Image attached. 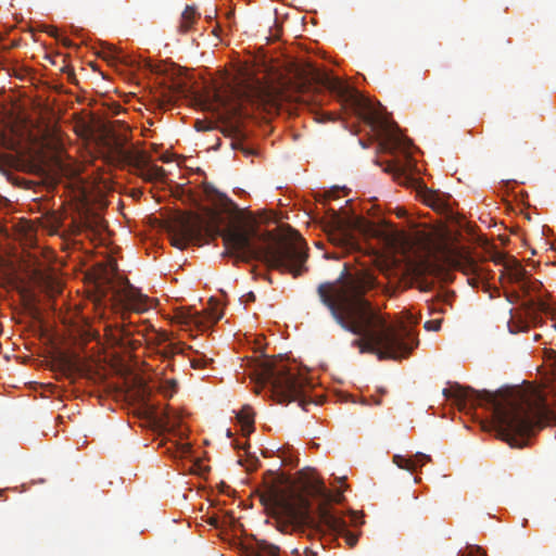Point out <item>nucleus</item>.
<instances>
[{
    "instance_id": "f257e3e1",
    "label": "nucleus",
    "mask_w": 556,
    "mask_h": 556,
    "mask_svg": "<svg viewBox=\"0 0 556 556\" xmlns=\"http://www.w3.org/2000/svg\"><path fill=\"white\" fill-rule=\"evenodd\" d=\"M172 244L180 250L191 241L214 240L222 237L224 255L235 263L252 260L265 263L269 268L299 277L307 271V247L298 232L289 237L270 231L261 232L253 218H237L226 224L225 217L215 210L204 214H187L175 218L169 226Z\"/></svg>"
},
{
    "instance_id": "f03ea898",
    "label": "nucleus",
    "mask_w": 556,
    "mask_h": 556,
    "mask_svg": "<svg viewBox=\"0 0 556 556\" xmlns=\"http://www.w3.org/2000/svg\"><path fill=\"white\" fill-rule=\"evenodd\" d=\"M379 287L368 270H344L334 282L318 285L317 294L342 329L361 337L352 342L361 353L376 354L379 359L407 357L417 346V339L405 326L388 324L365 298Z\"/></svg>"
},
{
    "instance_id": "7ed1b4c3",
    "label": "nucleus",
    "mask_w": 556,
    "mask_h": 556,
    "mask_svg": "<svg viewBox=\"0 0 556 556\" xmlns=\"http://www.w3.org/2000/svg\"><path fill=\"white\" fill-rule=\"evenodd\" d=\"M342 500V491L333 493L317 478H307L301 490L294 485H271L261 495L280 532L311 538L329 531L341 536L352 548L358 542V534L351 532L346 521L330 507V503H341Z\"/></svg>"
},
{
    "instance_id": "20e7f679",
    "label": "nucleus",
    "mask_w": 556,
    "mask_h": 556,
    "mask_svg": "<svg viewBox=\"0 0 556 556\" xmlns=\"http://www.w3.org/2000/svg\"><path fill=\"white\" fill-rule=\"evenodd\" d=\"M446 399L459 405L485 406L492 410V424L496 438L511 447H522L528 439L545 424H556V412L549 408L544 396L535 390L506 387L495 392L475 390L454 384L443 390Z\"/></svg>"
},
{
    "instance_id": "39448f33",
    "label": "nucleus",
    "mask_w": 556,
    "mask_h": 556,
    "mask_svg": "<svg viewBox=\"0 0 556 556\" xmlns=\"http://www.w3.org/2000/svg\"><path fill=\"white\" fill-rule=\"evenodd\" d=\"M300 88V101L303 102H317L315 99L316 93L324 89L330 91L340 101L351 104L359 112L364 122L381 139L383 149L391 154H395L394 160H406L407 164L410 163V160H414L410 155L413 142L402 134L397 124L389 121L379 111L370 108L356 90L339 78L331 77L326 72L309 66L301 74Z\"/></svg>"
},
{
    "instance_id": "423d86ee",
    "label": "nucleus",
    "mask_w": 556,
    "mask_h": 556,
    "mask_svg": "<svg viewBox=\"0 0 556 556\" xmlns=\"http://www.w3.org/2000/svg\"><path fill=\"white\" fill-rule=\"evenodd\" d=\"M257 383L270 386V394L279 404L298 402L306 409L305 388L308 379L296 365L282 359H265L257 370Z\"/></svg>"
},
{
    "instance_id": "0eeeda50",
    "label": "nucleus",
    "mask_w": 556,
    "mask_h": 556,
    "mask_svg": "<svg viewBox=\"0 0 556 556\" xmlns=\"http://www.w3.org/2000/svg\"><path fill=\"white\" fill-rule=\"evenodd\" d=\"M151 330L154 332V338L151 339V342L156 345L166 344L169 341V334L165 331H156L150 325L135 326L131 323L128 325L123 324L115 327L114 332H111L112 339L114 342L121 346L128 344L126 342L128 338H130L135 332L146 337L148 331Z\"/></svg>"
},
{
    "instance_id": "6e6552de",
    "label": "nucleus",
    "mask_w": 556,
    "mask_h": 556,
    "mask_svg": "<svg viewBox=\"0 0 556 556\" xmlns=\"http://www.w3.org/2000/svg\"><path fill=\"white\" fill-rule=\"evenodd\" d=\"M114 296L117 298L127 311L143 313L152 307V300L142 294L139 289L131 286L128 281L126 285L115 291Z\"/></svg>"
},
{
    "instance_id": "1a4fd4ad",
    "label": "nucleus",
    "mask_w": 556,
    "mask_h": 556,
    "mask_svg": "<svg viewBox=\"0 0 556 556\" xmlns=\"http://www.w3.org/2000/svg\"><path fill=\"white\" fill-rule=\"evenodd\" d=\"M268 97L266 88L257 83L255 86H247L242 90V96H240V104L238 106L231 108L233 114H241V110L243 109V102H249L251 104H261Z\"/></svg>"
},
{
    "instance_id": "9d476101",
    "label": "nucleus",
    "mask_w": 556,
    "mask_h": 556,
    "mask_svg": "<svg viewBox=\"0 0 556 556\" xmlns=\"http://www.w3.org/2000/svg\"><path fill=\"white\" fill-rule=\"evenodd\" d=\"M55 370L67 378L81 372V361L77 355L62 353L55 359Z\"/></svg>"
},
{
    "instance_id": "9b49d317",
    "label": "nucleus",
    "mask_w": 556,
    "mask_h": 556,
    "mask_svg": "<svg viewBox=\"0 0 556 556\" xmlns=\"http://www.w3.org/2000/svg\"><path fill=\"white\" fill-rule=\"evenodd\" d=\"M122 156L128 165L132 166L137 170V173L151 160V156L146 151L138 150L136 148H129L122 151Z\"/></svg>"
},
{
    "instance_id": "f8f14e48",
    "label": "nucleus",
    "mask_w": 556,
    "mask_h": 556,
    "mask_svg": "<svg viewBox=\"0 0 556 556\" xmlns=\"http://www.w3.org/2000/svg\"><path fill=\"white\" fill-rule=\"evenodd\" d=\"M393 460L397 467L409 471H415L417 467H420L425 465V463L429 462L430 456L422 453H417L413 457L408 458L401 455H395Z\"/></svg>"
},
{
    "instance_id": "ddd939ff",
    "label": "nucleus",
    "mask_w": 556,
    "mask_h": 556,
    "mask_svg": "<svg viewBox=\"0 0 556 556\" xmlns=\"http://www.w3.org/2000/svg\"><path fill=\"white\" fill-rule=\"evenodd\" d=\"M508 276L509 279L516 283H518L520 287L523 285V282L528 279L530 276L528 271L521 266V264L517 260H513L507 265Z\"/></svg>"
},
{
    "instance_id": "4468645a",
    "label": "nucleus",
    "mask_w": 556,
    "mask_h": 556,
    "mask_svg": "<svg viewBox=\"0 0 556 556\" xmlns=\"http://www.w3.org/2000/svg\"><path fill=\"white\" fill-rule=\"evenodd\" d=\"M141 178L147 181L163 180L165 177V169L163 167L152 165L150 162L137 173Z\"/></svg>"
},
{
    "instance_id": "2eb2a0df",
    "label": "nucleus",
    "mask_w": 556,
    "mask_h": 556,
    "mask_svg": "<svg viewBox=\"0 0 556 556\" xmlns=\"http://www.w3.org/2000/svg\"><path fill=\"white\" fill-rule=\"evenodd\" d=\"M198 14L192 7H187L181 13L180 22L178 25V31L180 34H187L193 24L197 22Z\"/></svg>"
},
{
    "instance_id": "dca6fc26",
    "label": "nucleus",
    "mask_w": 556,
    "mask_h": 556,
    "mask_svg": "<svg viewBox=\"0 0 556 556\" xmlns=\"http://www.w3.org/2000/svg\"><path fill=\"white\" fill-rule=\"evenodd\" d=\"M424 202L431 206L434 210H443L445 207V203L440 197V194L432 190H425L422 193Z\"/></svg>"
},
{
    "instance_id": "f3484780",
    "label": "nucleus",
    "mask_w": 556,
    "mask_h": 556,
    "mask_svg": "<svg viewBox=\"0 0 556 556\" xmlns=\"http://www.w3.org/2000/svg\"><path fill=\"white\" fill-rule=\"evenodd\" d=\"M330 240L334 244L341 245L345 249H353L355 247L352 236H350L346 230L340 231L339 233H331Z\"/></svg>"
},
{
    "instance_id": "a211bd4d",
    "label": "nucleus",
    "mask_w": 556,
    "mask_h": 556,
    "mask_svg": "<svg viewBox=\"0 0 556 556\" xmlns=\"http://www.w3.org/2000/svg\"><path fill=\"white\" fill-rule=\"evenodd\" d=\"M238 419L242 424L243 428L248 431H252V426L254 424V413L251 407L244 406L239 413H238Z\"/></svg>"
},
{
    "instance_id": "6ab92c4d",
    "label": "nucleus",
    "mask_w": 556,
    "mask_h": 556,
    "mask_svg": "<svg viewBox=\"0 0 556 556\" xmlns=\"http://www.w3.org/2000/svg\"><path fill=\"white\" fill-rule=\"evenodd\" d=\"M184 345L181 343H166L160 351L163 358H172L176 354L184 353Z\"/></svg>"
},
{
    "instance_id": "aec40b11",
    "label": "nucleus",
    "mask_w": 556,
    "mask_h": 556,
    "mask_svg": "<svg viewBox=\"0 0 556 556\" xmlns=\"http://www.w3.org/2000/svg\"><path fill=\"white\" fill-rule=\"evenodd\" d=\"M543 288V283L538 279H532L531 276L523 282L520 289L527 294L538 293Z\"/></svg>"
},
{
    "instance_id": "412c9836",
    "label": "nucleus",
    "mask_w": 556,
    "mask_h": 556,
    "mask_svg": "<svg viewBox=\"0 0 556 556\" xmlns=\"http://www.w3.org/2000/svg\"><path fill=\"white\" fill-rule=\"evenodd\" d=\"M119 53L121 51L116 47L110 43H105L102 46L99 55L108 61H115L119 60Z\"/></svg>"
},
{
    "instance_id": "4be33fe9",
    "label": "nucleus",
    "mask_w": 556,
    "mask_h": 556,
    "mask_svg": "<svg viewBox=\"0 0 556 556\" xmlns=\"http://www.w3.org/2000/svg\"><path fill=\"white\" fill-rule=\"evenodd\" d=\"M177 318L179 323L186 325L194 324L197 326H203L204 324L203 318L197 312L188 314L181 313Z\"/></svg>"
},
{
    "instance_id": "5701e85b",
    "label": "nucleus",
    "mask_w": 556,
    "mask_h": 556,
    "mask_svg": "<svg viewBox=\"0 0 556 556\" xmlns=\"http://www.w3.org/2000/svg\"><path fill=\"white\" fill-rule=\"evenodd\" d=\"M258 556H280V548L267 542L258 545Z\"/></svg>"
},
{
    "instance_id": "b1692460",
    "label": "nucleus",
    "mask_w": 556,
    "mask_h": 556,
    "mask_svg": "<svg viewBox=\"0 0 556 556\" xmlns=\"http://www.w3.org/2000/svg\"><path fill=\"white\" fill-rule=\"evenodd\" d=\"M457 556H486V553L478 545L468 544Z\"/></svg>"
},
{
    "instance_id": "393cba45",
    "label": "nucleus",
    "mask_w": 556,
    "mask_h": 556,
    "mask_svg": "<svg viewBox=\"0 0 556 556\" xmlns=\"http://www.w3.org/2000/svg\"><path fill=\"white\" fill-rule=\"evenodd\" d=\"M213 362L212 358H207L206 356L202 355L201 357L193 358L190 361V365L192 368H204L208 365V363Z\"/></svg>"
},
{
    "instance_id": "a878e982",
    "label": "nucleus",
    "mask_w": 556,
    "mask_h": 556,
    "mask_svg": "<svg viewBox=\"0 0 556 556\" xmlns=\"http://www.w3.org/2000/svg\"><path fill=\"white\" fill-rule=\"evenodd\" d=\"M206 314V319L212 325L216 324L223 317L222 312H219L216 307L210 308Z\"/></svg>"
},
{
    "instance_id": "bb28decb",
    "label": "nucleus",
    "mask_w": 556,
    "mask_h": 556,
    "mask_svg": "<svg viewBox=\"0 0 556 556\" xmlns=\"http://www.w3.org/2000/svg\"><path fill=\"white\" fill-rule=\"evenodd\" d=\"M442 319H433L425 323V329L438 331L441 328Z\"/></svg>"
},
{
    "instance_id": "cd10ccee",
    "label": "nucleus",
    "mask_w": 556,
    "mask_h": 556,
    "mask_svg": "<svg viewBox=\"0 0 556 556\" xmlns=\"http://www.w3.org/2000/svg\"><path fill=\"white\" fill-rule=\"evenodd\" d=\"M408 165H401V164H397V165H394L393 167V170L396 173V179H401L402 177L407 180L408 177L405 175V169Z\"/></svg>"
},
{
    "instance_id": "c85d7f7f",
    "label": "nucleus",
    "mask_w": 556,
    "mask_h": 556,
    "mask_svg": "<svg viewBox=\"0 0 556 556\" xmlns=\"http://www.w3.org/2000/svg\"><path fill=\"white\" fill-rule=\"evenodd\" d=\"M167 384H168V387H166V388L164 389V394H165L166 396H172V394H173V393L175 392V390H176V381H174V380L167 381Z\"/></svg>"
},
{
    "instance_id": "c756f323",
    "label": "nucleus",
    "mask_w": 556,
    "mask_h": 556,
    "mask_svg": "<svg viewBox=\"0 0 556 556\" xmlns=\"http://www.w3.org/2000/svg\"><path fill=\"white\" fill-rule=\"evenodd\" d=\"M22 296L27 300L28 302H34L35 301V295L33 293H30L29 291L27 290H23L22 291Z\"/></svg>"
},
{
    "instance_id": "7c9ffc66",
    "label": "nucleus",
    "mask_w": 556,
    "mask_h": 556,
    "mask_svg": "<svg viewBox=\"0 0 556 556\" xmlns=\"http://www.w3.org/2000/svg\"><path fill=\"white\" fill-rule=\"evenodd\" d=\"M46 33H48L51 37H58V29L53 26H49L46 28Z\"/></svg>"
},
{
    "instance_id": "2f4dec72",
    "label": "nucleus",
    "mask_w": 556,
    "mask_h": 556,
    "mask_svg": "<svg viewBox=\"0 0 556 556\" xmlns=\"http://www.w3.org/2000/svg\"><path fill=\"white\" fill-rule=\"evenodd\" d=\"M223 200H224V203H225L227 210H235V208H237L235 206V204L229 199L224 197Z\"/></svg>"
},
{
    "instance_id": "473e14b6",
    "label": "nucleus",
    "mask_w": 556,
    "mask_h": 556,
    "mask_svg": "<svg viewBox=\"0 0 556 556\" xmlns=\"http://www.w3.org/2000/svg\"><path fill=\"white\" fill-rule=\"evenodd\" d=\"M533 305H536L539 309L545 311L547 309V304L542 300L538 301V303L532 302Z\"/></svg>"
},
{
    "instance_id": "72a5a7b5",
    "label": "nucleus",
    "mask_w": 556,
    "mask_h": 556,
    "mask_svg": "<svg viewBox=\"0 0 556 556\" xmlns=\"http://www.w3.org/2000/svg\"><path fill=\"white\" fill-rule=\"evenodd\" d=\"M0 160H17V159L11 154H5V155L1 156Z\"/></svg>"
},
{
    "instance_id": "f704fd0d",
    "label": "nucleus",
    "mask_w": 556,
    "mask_h": 556,
    "mask_svg": "<svg viewBox=\"0 0 556 556\" xmlns=\"http://www.w3.org/2000/svg\"><path fill=\"white\" fill-rule=\"evenodd\" d=\"M382 292L383 293H388V294H392V293H394V289L391 290L389 287H382Z\"/></svg>"
},
{
    "instance_id": "c9c22d12",
    "label": "nucleus",
    "mask_w": 556,
    "mask_h": 556,
    "mask_svg": "<svg viewBox=\"0 0 556 556\" xmlns=\"http://www.w3.org/2000/svg\"><path fill=\"white\" fill-rule=\"evenodd\" d=\"M248 295H249V300H254L255 299V295L252 292H250Z\"/></svg>"
},
{
    "instance_id": "e433bc0d",
    "label": "nucleus",
    "mask_w": 556,
    "mask_h": 556,
    "mask_svg": "<svg viewBox=\"0 0 556 556\" xmlns=\"http://www.w3.org/2000/svg\"><path fill=\"white\" fill-rule=\"evenodd\" d=\"M63 43H64L65 46H70V45H71V42H70V40H68V39H64V40H63Z\"/></svg>"
},
{
    "instance_id": "4c0bfd02",
    "label": "nucleus",
    "mask_w": 556,
    "mask_h": 556,
    "mask_svg": "<svg viewBox=\"0 0 556 556\" xmlns=\"http://www.w3.org/2000/svg\"><path fill=\"white\" fill-rule=\"evenodd\" d=\"M469 266H470V268H471L473 271L476 270V267H477V265H476V264H473V263H472V264H470Z\"/></svg>"
},
{
    "instance_id": "58836bf2",
    "label": "nucleus",
    "mask_w": 556,
    "mask_h": 556,
    "mask_svg": "<svg viewBox=\"0 0 556 556\" xmlns=\"http://www.w3.org/2000/svg\"><path fill=\"white\" fill-rule=\"evenodd\" d=\"M242 151H243L245 154H250V153H251V151H250V150H248V149H243V148H242Z\"/></svg>"
},
{
    "instance_id": "ea45409f",
    "label": "nucleus",
    "mask_w": 556,
    "mask_h": 556,
    "mask_svg": "<svg viewBox=\"0 0 556 556\" xmlns=\"http://www.w3.org/2000/svg\"><path fill=\"white\" fill-rule=\"evenodd\" d=\"M105 282H106L108 285H110V283H111V279H110V278H105Z\"/></svg>"
},
{
    "instance_id": "a19ab883",
    "label": "nucleus",
    "mask_w": 556,
    "mask_h": 556,
    "mask_svg": "<svg viewBox=\"0 0 556 556\" xmlns=\"http://www.w3.org/2000/svg\"><path fill=\"white\" fill-rule=\"evenodd\" d=\"M227 435H228V437H230V435H231L230 430H227Z\"/></svg>"
},
{
    "instance_id": "79ce46f5",
    "label": "nucleus",
    "mask_w": 556,
    "mask_h": 556,
    "mask_svg": "<svg viewBox=\"0 0 556 556\" xmlns=\"http://www.w3.org/2000/svg\"><path fill=\"white\" fill-rule=\"evenodd\" d=\"M2 492V490L0 489V493Z\"/></svg>"
}]
</instances>
